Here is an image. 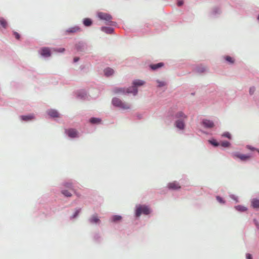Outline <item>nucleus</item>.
Segmentation results:
<instances>
[{"mask_svg": "<svg viewBox=\"0 0 259 259\" xmlns=\"http://www.w3.org/2000/svg\"><path fill=\"white\" fill-rule=\"evenodd\" d=\"M167 116L174 121V125L178 130L183 131L186 127V121L188 115L181 110H170L167 113Z\"/></svg>", "mask_w": 259, "mask_h": 259, "instance_id": "1", "label": "nucleus"}, {"mask_svg": "<svg viewBox=\"0 0 259 259\" xmlns=\"http://www.w3.org/2000/svg\"><path fill=\"white\" fill-rule=\"evenodd\" d=\"M152 212L149 206L146 204H137L135 208V217L139 218L141 215H148Z\"/></svg>", "mask_w": 259, "mask_h": 259, "instance_id": "2", "label": "nucleus"}, {"mask_svg": "<svg viewBox=\"0 0 259 259\" xmlns=\"http://www.w3.org/2000/svg\"><path fill=\"white\" fill-rule=\"evenodd\" d=\"M146 82L141 79H136L132 81L131 87H130L131 94L136 96L138 94V88L142 87L145 84Z\"/></svg>", "mask_w": 259, "mask_h": 259, "instance_id": "3", "label": "nucleus"}, {"mask_svg": "<svg viewBox=\"0 0 259 259\" xmlns=\"http://www.w3.org/2000/svg\"><path fill=\"white\" fill-rule=\"evenodd\" d=\"M232 156L234 158H238L241 162H246L249 161L252 157L251 153L242 154L238 152L232 153Z\"/></svg>", "mask_w": 259, "mask_h": 259, "instance_id": "4", "label": "nucleus"}, {"mask_svg": "<svg viewBox=\"0 0 259 259\" xmlns=\"http://www.w3.org/2000/svg\"><path fill=\"white\" fill-rule=\"evenodd\" d=\"M112 104L115 107L123 110L129 109L130 106L125 104L120 99L117 97H114L112 99Z\"/></svg>", "mask_w": 259, "mask_h": 259, "instance_id": "5", "label": "nucleus"}, {"mask_svg": "<svg viewBox=\"0 0 259 259\" xmlns=\"http://www.w3.org/2000/svg\"><path fill=\"white\" fill-rule=\"evenodd\" d=\"M112 92L116 95H127L131 94L130 89L128 88H121L115 87L112 89Z\"/></svg>", "mask_w": 259, "mask_h": 259, "instance_id": "6", "label": "nucleus"}, {"mask_svg": "<svg viewBox=\"0 0 259 259\" xmlns=\"http://www.w3.org/2000/svg\"><path fill=\"white\" fill-rule=\"evenodd\" d=\"M74 48L77 52L83 53L87 50L88 45L85 42L80 40L75 44Z\"/></svg>", "mask_w": 259, "mask_h": 259, "instance_id": "7", "label": "nucleus"}, {"mask_svg": "<svg viewBox=\"0 0 259 259\" xmlns=\"http://www.w3.org/2000/svg\"><path fill=\"white\" fill-rule=\"evenodd\" d=\"M97 17L100 20L105 21L106 22H108L113 19V17L111 14L102 12H98L97 13Z\"/></svg>", "mask_w": 259, "mask_h": 259, "instance_id": "8", "label": "nucleus"}, {"mask_svg": "<svg viewBox=\"0 0 259 259\" xmlns=\"http://www.w3.org/2000/svg\"><path fill=\"white\" fill-rule=\"evenodd\" d=\"M77 182L76 181L70 179L67 181H64L61 184V185L64 188L69 189L73 190L74 189V187L76 186Z\"/></svg>", "mask_w": 259, "mask_h": 259, "instance_id": "9", "label": "nucleus"}, {"mask_svg": "<svg viewBox=\"0 0 259 259\" xmlns=\"http://www.w3.org/2000/svg\"><path fill=\"white\" fill-rule=\"evenodd\" d=\"M65 134L71 139H74L79 137L78 132L74 128H69L65 130Z\"/></svg>", "mask_w": 259, "mask_h": 259, "instance_id": "10", "label": "nucleus"}, {"mask_svg": "<svg viewBox=\"0 0 259 259\" xmlns=\"http://www.w3.org/2000/svg\"><path fill=\"white\" fill-rule=\"evenodd\" d=\"M201 124L207 129H210L214 126V122L212 120L207 119H203L201 121Z\"/></svg>", "mask_w": 259, "mask_h": 259, "instance_id": "11", "label": "nucleus"}, {"mask_svg": "<svg viewBox=\"0 0 259 259\" xmlns=\"http://www.w3.org/2000/svg\"><path fill=\"white\" fill-rule=\"evenodd\" d=\"M221 10L220 8L215 7L212 9L209 13V17L211 18H218L221 14Z\"/></svg>", "mask_w": 259, "mask_h": 259, "instance_id": "12", "label": "nucleus"}, {"mask_svg": "<svg viewBox=\"0 0 259 259\" xmlns=\"http://www.w3.org/2000/svg\"><path fill=\"white\" fill-rule=\"evenodd\" d=\"M88 122L93 125H98L102 123V120L100 117H92L88 120Z\"/></svg>", "mask_w": 259, "mask_h": 259, "instance_id": "13", "label": "nucleus"}, {"mask_svg": "<svg viewBox=\"0 0 259 259\" xmlns=\"http://www.w3.org/2000/svg\"><path fill=\"white\" fill-rule=\"evenodd\" d=\"M167 187L169 190L174 191L178 190L181 188L179 183L177 181L168 183Z\"/></svg>", "mask_w": 259, "mask_h": 259, "instance_id": "14", "label": "nucleus"}, {"mask_svg": "<svg viewBox=\"0 0 259 259\" xmlns=\"http://www.w3.org/2000/svg\"><path fill=\"white\" fill-rule=\"evenodd\" d=\"M164 66L163 62H159L157 63H151L149 65V69L152 71H156Z\"/></svg>", "mask_w": 259, "mask_h": 259, "instance_id": "15", "label": "nucleus"}, {"mask_svg": "<svg viewBox=\"0 0 259 259\" xmlns=\"http://www.w3.org/2000/svg\"><path fill=\"white\" fill-rule=\"evenodd\" d=\"M47 114L52 118H55L60 117V114L58 111L54 109H50L47 110Z\"/></svg>", "mask_w": 259, "mask_h": 259, "instance_id": "16", "label": "nucleus"}, {"mask_svg": "<svg viewBox=\"0 0 259 259\" xmlns=\"http://www.w3.org/2000/svg\"><path fill=\"white\" fill-rule=\"evenodd\" d=\"M81 28L77 25L74 26L73 27H70L66 29L65 31V34H70L75 33L77 31H81Z\"/></svg>", "mask_w": 259, "mask_h": 259, "instance_id": "17", "label": "nucleus"}, {"mask_svg": "<svg viewBox=\"0 0 259 259\" xmlns=\"http://www.w3.org/2000/svg\"><path fill=\"white\" fill-rule=\"evenodd\" d=\"M76 97L77 99L84 100L87 97V93L84 90H80L76 92Z\"/></svg>", "mask_w": 259, "mask_h": 259, "instance_id": "18", "label": "nucleus"}, {"mask_svg": "<svg viewBox=\"0 0 259 259\" xmlns=\"http://www.w3.org/2000/svg\"><path fill=\"white\" fill-rule=\"evenodd\" d=\"M89 222L93 225H99L101 223L100 219L96 214H93L88 220Z\"/></svg>", "mask_w": 259, "mask_h": 259, "instance_id": "19", "label": "nucleus"}, {"mask_svg": "<svg viewBox=\"0 0 259 259\" xmlns=\"http://www.w3.org/2000/svg\"><path fill=\"white\" fill-rule=\"evenodd\" d=\"M100 30L107 34H113L114 33V29L110 26H102Z\"/></svg>", "mask_w": 259, "mask_h": 259, "instance_id": "20", "label": "nucleus"}, {"mask_svg": "<svg viewBox=\"0 0 259 259\" xmlns=\"http://www.w3.org/2000/svg\"><path fill=\"white\" fill-rule=\"evenodd\" d=\"M40 55L45 58L49 57L51 56L52 53L48 48H42L40 51Z\"/></svg>", "mask_w": 259, "mask_h": 259, "instance_id": "21", "label": "nucleus"}, {"mask_svg": "<svg viewBox=\"0 0 259 259\" xmlns=\"http://www.w3.org/2000/svg\"><path fill=\"white\" fill-rule=\"evenodd\" d=\"M82 24L86 27H90L93 24V21L90 18H85L82 19Z\"/></svg>", "mask_w": 259, "mask_h": 259, "instance_id": "22", "label": "nucleus"}, {"mask_svg": "<svg viewBox=\"0 0 259 259\" xmlns=\"http://www.w3.org/2000/svg\"><path fill=\"white\" fill-rule=\"evenodd\" d=\"M223 59L225 62L229 65H233L235 63V59L229 55H225L223 56Z\"/></svg>", "mask_w": 259, "mask_h": 259, "instance_id": "23", "label": "nucleus"}, {"mask_svg": "<svg viewBox=\"0 0 259 259\" xmlns=\"http://www.w3.org/2000/svg\"><path fill=\"white\" fill-rule=\"evenodd\" d=\"M81 211V208H79V207L76 208L75 209V211L73 212V213L71 216H70L69 219L70 220L72 221V220H74L77 219Z\"/></svg>", "mask_w": 259, "mask_h": 259, "instance_id": "24", "label": "nucleus"}, {"mask_svg": "<svg viewBox=\"0 0 259 259\" xmlns=\"http://www.w3.org/2000/svg\"><path fill=\"white\" fill-rule=\"evenodd\" d=\"M20 118L22 121L28 122L32 120L34 118V116L31 114L23 115H21Z\"/></svg>", "mask_w": 259, "mask_h": 259, "instance_id": "25", "label": "nucleus"}, {"mask_svg": "<svg viewBox=\"0 0 259 259\" xmlns=\"http://www.w3.org/2000/svg\"><path fill=\"white\" fill-rule=\"evenodd\" d=\"M122 217L120 215L115 214L113 215L111 218L110 221L113 223H118L121 221Z\"/></svg>", "mask_w": 259, "mask_h": 259, "instance_id": "26", "label": "nucleus"}, {"mask_svg": "<svg viewBox=\"0 0 259 259\" xmlns=\"http://www.w3.org/2000/svg\"><path fill=\"white\" fill-rule=\"evenodd\" d=\"M104 73L105 76L110 77L113 75L114 70L110 67H107L104 70Z\"/></svg>", "mask_w": 259, "mask_h": 259, "instance_id": "27", "label": "nucleus"}, {"mask_svg": "<svg viewBox=\"0 0 259 259\" xmlns=\"http://www.w3.org/2000/svg\"><path fill=\"white\" fill-rule=\"evenodd\" d=\"M251 206L254 209L259 208V199H252L251 200Z\"/></svg>", "mask_w": 259, "mask_h": 259, "instance_id": "28", "label": "nucleus"}, {"mask_svg": "<svg viewBox=\"0 0 259 259\" xmlns=\"http://www.w3.org/2000/svg\"><path fill=\"white\" fill-rule=\"evenodd\" d=\"M208 142L213 147H218L220 145V143L213 138L209 139Z\"/></svg>", "mask_w": 259, "mask_h": 259, "instance_id": "29", "label": "nucleus"}, {"mask_svg": "<svg viewBox=\"0 0 259 259\" xmlns=\"http://www.w3.org/2000/svg\"><path fill=\"white\" fill-rule=\"evenodd\" d=\"M234 208L238 212H244L247 210V208L243 205H238L234 206Z\"/></svg>", "mask_w": 259, "mask_h": 259, "instance_id": "30", "label": "nucleus"}, {"mask_svg": "<svg viewBox=\"0 0 259 259\" xmlns=\"http://www.w3.org/2000/svg\"><path fill=\"white\" fill-rule=\"evenodd\" d=\"M61 193L64 197L66 198H70L72 196V193L66 189L61 190Z\"/></svg>", "mask_w": 259, "mask_h": 259, "instance_id": "31", "label": "nucleus"}, {"mask_svg": "<svg viewBox=\"0 0 259 259\" xmlns=\"http://www.w3.org/2000/svg\"><path fill=\"white\" fill-rule=\"evenodd\" d=\"M205 70V68L202 65H198L195 67L196 72L199 73H203Z\"/></svg>", "mask_w": 259, "mask_h": 259, "instance_id": "32", "label": "nucleus"}, {"mask_svg": "<svg viewBox=\"0 0 259 259\" xmlns=\"http://www.w3.org/2000/svg\"><path fill=\"white\" fill-rule=\"evenodd\" d=\"M94 240L97 243H100L102 240V238L99 233H96L94 236Z\"/></svg>", "mask_w": 259, "mask_h": 259, "instance_id": "33", "label": "nucleus"}, {"mask_svg": "<svg viewBox=\"0 0 259 259\" xmlns=\"http://www.w3.org/2000/svg\"><path fill=\"white\" fill-rule=\"evenodd\" d=\"M0 25L4 28H6L8 25V23L6 20L3 17H0Z\"/></svg>", "mask_w": 259, "mask_h": 259, "instance_id": "34", "label": "nucleus"}, {"mask_svg": "<svg viewBox=\"0 0 259 259\" xmlns=\"http://www.w3.org/2000/svg\"><path fill=\"white\" fill-rule=\"evenodd\" d=\"M231 143L228 141H224L220 143V145L224 148H229L231 146Z\"/></svg>", "mask_w": 259, "mask_h": 259, "instance_id": "35", "label": "nucleus"}, {"mask_svg": "<svg viewBox=\"0 0 259 259\" xmlns=\"http://www.w3.org/2000/svg\"><path fill=\"white\" fill-rule=\"evenodd\" d=\"M217 200L222 204H224L226 203L225 200L221 196L217 195L215 197Z\"/></svg>", "mask_w": 259, "mask_h": 259, "instance_id": "36", "label": "nucleus"}, {"mask_svg": "<svg viewBox=\"0 0 259 259\" xmlns=\"http://www.w3.org/2000/svg\"><path fill=\"white\" fill-rule=\"evenodd\" d=\"M222 136L223 137L228 138V139H232V135L228 132H225L223 133L222 134Z\"/></svg>", "mask_w": 259, "mask_h": 259, "instance_id": "37", "label": "nucleus"}, {"mask_svg": "<svg viewBox=\"0 0 259 259\" xmlns=\"http://www.w3.org/2000/svg\"><path fill=\"white\" fill-rule=\"evenodd\" d=\"M107 25L111 26H116L117 25V23L115 21H113L111 20H110V21H108V22L105 23Z\"/></svg>", "mask_w": 259, "mask_h": 259, "instance_id": "38", "label": "nucleus"}, {"mask_svg": "<svg viewBox=\"0 0 259 259\" xmlns=\"http://www.w3.org/2000/svg\"><path fill=\"white\" fill-rule=\"evenodd\" d=\"M246 148L247 149H248V150H250L251 151H257L259 153V149H256V148H255V147H253V146H252L251 145H248L246 146Z\"/></svg>", "mask_w": 259, "mask_h": 259, "instance_id": "39", "label": "nucleus"}, {"mask_svg": "<svg viewBox=\"0 0 259 259\" xmlns=\"http://www.w3.org/2000/svg\"><path fill=\"white\" fill-rule=\"evenodd\" d=\"M156 82L158 83L157 87L158 88H161L165 85V82L163 81H160L159 80H156Z\"/></svg>", "mask_w": 259, "mask_h": 259, "instance_id": "40", "label": "nucleus"}, {"mask_svg": "<svg viewBox=\"0 0 259 259\" xmlns=\"http://www.w3.org/2000/svg\"><path fill=\"white\" fill-rule=\"evenodd\" d=\"M256 88L254 86L250 87L249 90V93L250 95H252L254 93Z\"/></svg>", "mask_w": 259, "mask_h": 259, "instance_id": "41", "label": "nucleus"}, {"mask_svg": "<svg viewBox=\"0 0 259 259\" xmlns=\"http://www.w3.org/2000/svg\"><path fill=\"white\" fill-rule=\"evenodd\" d=\"M253 223L254 224L256 230H259V222L256 219H253Z\"/></svg>", "mask_w": 259, "mask_h": 259, "instance_id": "42", "label": "nucleus"}, {"mask_svg": "<svg viewBox=\"0 0 259 259\" xmlns=\"http://www.w3.org/2000/svg\"><path fill=\"white\" fill-rule=\"evenodd\" d=\"M13 33L16 39L19 40L20 39V38H21L20 34L19 33H18L17 32L13 31Z\"/></svg>", "mask_w": 259, "mask_h": 259, "instance_id": "43", "label": "nucleus"}, {"mask_svg": "<svg viewBox=\"0 0 259 259\" xmlns=\"http://www.w3.org/2000/svg\"><path fill=\"white\" fill-rule=\"evenodd\" d=\"M229 196H230V197L232 199H233V200H235L236 202H238V197H237L236 196H235V195H234V194H231V195H229Z\"/></svg>", "mask_w": 259, "mask_h": 259, "instance_id": "44", "label": "nucleus"}, {"mask_svg": "<svg viewBox=\"0 0 259 259\" xmlns=\"http://www.w3.org/2000/svg\"><path fill=\"white\" fill-rule=\"evenodd\" d=\"M184 2L183 0H178L177 1V4L178 6L181 7L184 5Z\"/></svg>", "mask_w": 259, "mask_h": 259, "instance_id": "45", "label": "nucleus"}, {"mask_svg": "<svg viewBox=\"0 0 259 259\" xmlns=\"http://www.w3.org/2000/svg\"><path fill=\"white\" fill-rule=\"evenodd\" d=\"M72 191H73L74 194H75V195H76L78 198H80V197H81V195L79 193L77 192L76 191V190H75V189H74V190H73Z\"/></svg>", "mask_w": 259, "mask_h": 259, "instance_id": "46", "label": "nucleus"}, {"mask_svg": "<svg viewBox=\"0 0 259 259\" xmlns=\"http://www.w3.org/2000/svg\"><path fill=\"white\" fill-rule=\"evenodd\" d=\"M246 259H253L252 255L249 253L246 254Z\"/></svg>", "mask_w": 259, "mask_h": 259, "instance_id": "47", "label": "nucleus"}, {"mask_svg": "<svg viewBox=\"0 0 259 259\" xmlns=\"http://www.w3.org/2000/svg\"><path fill=\"white\" fill-rule=\"evenodd\" d=\"M80 58L78 57H75L73 58V62L76 63L79 60Z\"/></svg>", "mask_w": 259, "mask_h": 259, "instance_id": "48", "label": "nucleus"}, {"mask_svg": "<svg viewBox=\"0 0 259 259\" xmlns=\"http://www.w3.org/2000/svg\"><path fill=\"white\" fill-rule=\"evenodd\" d=\"M136 117L138 119H141L142 118V115L139 113L136 114Z\"/></svg>", "mask_w": 259, "mask_h": 259, "instance_id": "49", "label": "nucleus"}, {"mask_svg": "<svg viewBox=\"0 0 259 259\" xmlns=\"http://www.w3.org/2000/svg\"><path fill=\"white\" fill-rule=\"evenodd\" d=\"M85 68V66L84 65H81L79 67V69L80 70H83Z\"/></svg>", "mask_w": 259, "mask_h": 259, "instance_id": "50", "label": "nucleus"}, {"mask_svg": "<svg viewBox=\"0 0 259 259\" xmlns=\"http://www.w3.org/2000/svg\"><path fill=\"white\" fill-rule=\"evenodd\" d=\"M200 132H201L202 133H203V134H205V135H208V132H206V131H202V130H200Z\"/></svg>", "mask_w": 259, "mask_h": 259, "instance_id": "51", "label": "nucleus"}, {"mask_svg": "<svg viewBox=\"0 0 259 259\" xmlns=\"http://www.w3.org/2000/svg\"><path fill=\"white\" fill-rule=\"evenodd\" d=\"M255 104H256V105L257 106V107L259 108V100L256 101L255 102Z\"/></svg>", "mask_w": 259, "mask_h": 259, "instance_id": "52", "label": "nucleus"}, {"mask_svg": "<svg viewBox=\"0 0 259 259\" xmlns=\"http://www.w3.org/2000/svg\"><path fill=\"white\" fill-rule=\"evenodd\" d=\"M150 26H151V25H150V24H146L145 25V27H146L147 28H149V27H150Z\"/></svg>", "mask_w": 259, "mask_h": 259, "instance_id": "53", "label": "nucleus"}, {"mask_svg": "<svg viewBox=\"0 0 259 259\" xmlns=\"http://www.w3.org/2000/svg\"><path fill=\"white\" fill-rule=\"evenodd\" d=\"M65 51V49L64 48H60L59 51L60 52H63Z\"/></svg>", "mask_w": 259, "mask_h": 259, "instance_id": "54", "label": "nucleus"}, {"mask_svg": "<svg viewBox=\"0 0 259 259\" xmlns=\"http://www.w3.org/2000/svg\"><path fill=\"white\" fill-rule=\"evenodd\" d=\"M256 19L258 21H259V14L257 16Z\"/></svg>", "mask_w": 259, "mask_h": 259, "instance_id": "55", "label": "nucleus"}, {"mask_svg": "<svg viewBox=\"0 0 259 259\" xmlns=\"http://www.w3.org/2000/svg\"><path fill=\"white\" fill-rule=\"evenodd\" d=\"M72 203L76 204V203H77V201H76V200H74V201H73L72 202Z\"/></svg>", "mask_w": 259, "mask_h": 259, "instance_id": "56", "label": "nucleus"}, {"mask_svg": "<svg viewBox=\"0 0 259 259\" xmlns=\"http://www.w3.org/2000/svg\"><path fill=\"white\" fill-rule=\"evenodd\" d=\"M195 92H192V93H191V95L192 96H194V95H195Z\"/></svg>", "mask_w": 259, "mask_h": 259, "instance_id": "57", "label": "nucleus"}]
</instances>
